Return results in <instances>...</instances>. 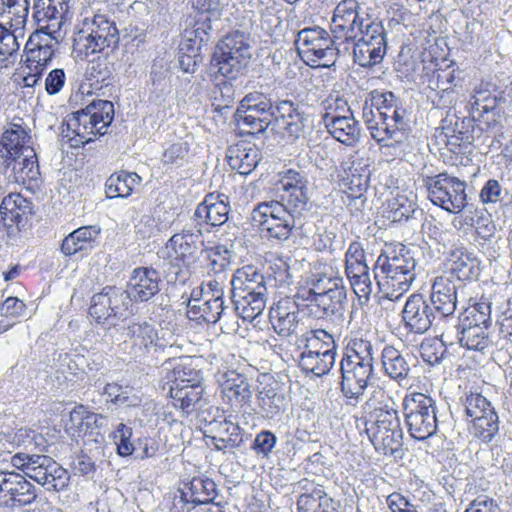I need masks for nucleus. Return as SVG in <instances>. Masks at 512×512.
Instances as JSON below:
<instances>
[{"mask_svg":"<svg viewBox=\"0 0 512 512\" xmlns=\"http://www.w3.org/2000/svg\"><path fill=\"white\" fill-rule=\"evenodd\" d=\"M24 37V31H16L5 26L0 33V62L15 54L19 49L18 39Z\"/></svg>","mask_w":512,"mask_h":512,"instance_id":"nucleus-61","label":"nucleus"},{"mask_svg":"<svg viewBox=\"0 0 512 512\" xmlns=\"http://www.w3.org/2000/svg\"><path fill=\"white\" fill-rule=\"evenodd\" d=\"M190 502L195 505L208 504L214 501L217 496L216 483L209 478L194 477L188 487Z\"/></svg>","mask_w":512,"mask_h":512,"instance_id":"nucleus-48","label":"nucleus"},{"mask_svg":"<svg viewBox=\"0 0 512 512\" xmlns=\"http://www.w3.org/2000/svg\"><path fill=\"white\" fill-rule=\"evenodd\" d=\"M362 118L372 138L379 143L391 139L399 141L400 136H402V131L407 125L404 117H391L389 120H384L381 116H378L379 120H375V114H373L371 110L362 113Z\"/></svg>","mask_w":512,"mask_h":512,"instance_id":"nucleus-32","label":"nucleus"},{"mask_svg":"<svg viewBox=\"0 0 512 512\" xmlns=\"http://www.w3.org/2000/svg\"><path fill=\"white\" fill-rule=\"evenodd\" d=\"M269 319L274 331L282 337L294 334L299 324L298 304L289 298L279 300L271 307Z\"/></svg>","mask_w":512,"mask_h":512,"instance_id":"nucleus-31","label":"nucleus"},{"mask_svg":"<svg viewBox=\"0 0 512 512\" xmlns=\"http://www.w3.org/2000/svg\"><path fill=\"white\" fill-rule=\"evenodd\" d=\"M219 385L223 401L232 408H242L250 404L253 392L244 374L228 370L221 375Z\"/></svg>","mask_w":512,"mask_h":512,"instance_id":"nucleus-24","label":"nucleus"},{"mask_svg":"<svg viewBox=\"0 0 512 512\" xmlns=\"http://www.w3.org/2000/svg\"><path fill=\"white\" fill-rule=\"evenodd\" d=\"M452 331L446 330L441 334V338H426L420 345V355L424 362L430 365L439 364L446 353V344H453L451 339Z\"/></svg>","mask_w":512,"mask_h":512,"instance_id":"nucleus-43","label":"nucleus"},{"mask_svg":"<svg viewBox=\"0 0 512 512\" xmlns=\"http://www.w3.org/2000/svg\"><path fill=\"white\" fill-rule=\"evenodd\" d=\"M86 74L88 80L92 81L91 85L101 84L102 87L110 84L113 69L106 59L99 58L89 65Z\"/></svg>","mask_w":512,"mask_h":512,"instance_id":"nucleus-62","label":"nucleus"},{"mask_svg":"<svg viewBox=\"0 0 512 512\" xmlns=\"http://www.w3.org/2000/svg\"><path fill=\"white\" fill-rule=\"evenodd\" d=\"M382 368L386 376L401 383L410 373V365L406 357L395 347L385 346L381 352Z\"/></svg>","mask_w":512,"mask_h":512,"instance_id":"nucleus-37","label":"nucleus"},{"mask_svg":"<svg viewBox=\"0 0 512 512\" xmlns=\"http://www.w3.org/2000/svg\"><path fill=\"white\" fill-rule=\"evenodd\" d=\"M260 413L266 419L273 420L285 410V396L273 388H263L258 393Z\"/></svg>","mask_w":512,"mask_h":512,"instance_id":"nucleus-45","label":"nucleus"},{"mask_svg":"<svg viewBox=\"0 0 512 512\" xmlns=\"http://www.w3.org/2000/svg\"><path fill=\"white\" fill-rule=\"evenodd\" d=\"M309 286L298 290L296 297L307 302L306 306L316 318L342 315L347 302V289L340 276L314 274Z\"/></svg>","mask_w":512,"mask_h":512,"instance_id":"nucleus-3","label":"nucleus"},{"mask_svg":"<svg viewBox=\"0 0 512 512\" xmlns=\"http://www.w3.org/2000/svg\"><path fill=\"white\" fill-rule=\"evenodd\" d=\"M102 394L117 406L136 407L141 404V398L136 393H133L132 388L124 387L117 383L106 384Z\"/></svg>","mask_w":512,"mask_h":512,"instance_id":"nucleus-52","label":"nucleus"},{"mask_svg":"<svg viewBox=\"0 0 512 512\" xmlns=\"http://www.w3.org/2000/svg\"><path fill=\"white\" fill-rule=\"evenodd\" d=\"M12 462L47 491L60 492L69 485L70 476L67 470L47 455L19 453L13 456Z\"/></svg>","mask_w":512,"mask_h":512,"instance_id":"nucleus-12","label":"nucleus"},{"mask_svg":"<svg viewBox=\"0 0 512 512\" xmlns=\"http://www.w3.org/2000/svg\"><path fill=\"white\" fill-rule=\"evenodd\" d=\"M380 21L365 13L357 0H341L333 10L330 31L336 44L341 45L343 51L347 52L361 32L369 29L371 23Z\"/></svg>","mask_w":512,"mask_h":512,"instance_id":"nucleus-9","label":"nucleus"},{"mask_svg":"<svg viewBox=\"0 0 512 512\" xmlns=\"http://www.w3.org/2000/svg\"><path fill=\"white\" fill-rule=\"evenodd\" d=\"M236 120L241 130L247 134H259L273 124V117L264 116L260 112H241L238 107Z\"/></svg>","mask_w":512,"mask_h":512,"instance_id":"nucleus-50","label":"nucleus"},{"mask_svg":"<svg viewBox=\"0 0 512 512\" xmlns=\"http://www.w3.org/2000/svg\"><path fill=\"white\" fill-rule=\"evenodd\" d=\"M0 214L7 226L8 237L16 239L34 214V205L20 193H9L2 199Z\"/></svg>","mask_w":512,"mask_h":512,"instance_id":"nucleus-20","label":"nucleus"},{"mask_svg":"<svg viewBox=\"0 0 512 512\" xmlns=\"http://www.w3.org/2000/svg\"><path fill=\"white\" fill-rule=\"evenodd\" d=\"M324 124L328 132L339 142L353 145L360 137V126L353 113L340 117L335 113H325Z\"/></svg>","mask_w":512,"mask_h":512,"instance_id":"nucleus-33","label":"nucleus"},{"mask_svg":"<svg viewBox=\"0 0 512 512\" xmlns=\"http://www.w3.org/2000/svg\"><path fill=\"white\" fill-rule=\"evenodd\" d=\"M430 201L449 213H460L467 205L466 183L447 173L426 180Z\"/></svg>","mask_w":512,"mask_h":512,"instance_id":"nucleus-14","label":"nucleus"},{"mask_svg":"<svg viewBox=\"0 0 512 512\" xmlns=\"http://www.w3.org/2000/svg\"><path fill=\"white\" fill-rule=\"evenodd\" d=\"M209 40L205 23H196L190 29H186L183 34L182 49L191 53H198L202 46Z\"/></svg>","mask_w":512,"mask_h":512,"instance_id":"nucleus-59","label":"nucleus"},{"mask_svg":"<svg viewBox=\"0 0 512 512\" xmlns=\"http://www.w3.org/2000/svg\"><path fill=\"white\" fill-rule=\"evenodd\" d=\"M49 0H36L34 3V18L38 24L48 25L52 28H61L66 21L65 13L51 5Z\"/></svg>","mask_w":512,"mask_h":512,"instance_id":"nucleus-51","label":"nucleus"},{"mask_svg":"<svg viewBox=\"0 0 512 512\" xmlns=\"http://www.w3.org/2000/svg\"><path fill=\"white\" fill-rule=\"evenodd\" d=\"M354 61L362 67H372L380 63L387 50L386 31L382 21L370 24V28L361 32L351 43Z\"/></svg>","mask_w":512,"mask_h":512,"instance_id":"nucleus-18","label":"nucleus"},{"mask_svg":"<svg viewBox=\"0 0 512 512\" xmlns=\"http://www.w3.org/2000/svg\"><path fill=\"white\" fill-rule=\"evenodd\" d=\"M306 341L307 343L305 350L307 351L317 353L337 352V347L333 336L323 329L311 331L309 336H307Z\"/></svg>","mask_w":512,"mask_h":512,"instance_id":"nucleus-57","label":"nucleus"},{"mask_svg":"<svg viewBox=\"0 0 512 512\" xmlns=\"http://www.w3.org/2000/svg\"><path fill=\"white\" fill-rule=\"evenodd\" d=\"M26 477L25 474H18L8 499L12 502V505L26 506L33 503L37 498L35 486L31 484Z\"/></svg>","mask_w":512,"mask_h":512,"instance_id":"nucleus-54","label":"nucleus"},{"mask_svg":"<svg viewBox=\"0 0 512 512\" xmlns=\"http://www.w3.org/2000/svg\"><path fill=\"white\" fill-rule=\"evenodd\" d=\"M0 18L16 31H24L29 14L28 0H3L0 4Z\"/></svg>","mask_w":512,"mask_h":512,"instance_id":"nucleus-41","label":"nucleus"},{"mask_svg":"<svg viewBox=\"0 0 512 512\" xmlns=\"http://www.w3.org/2000/svg\"><path fill=\"white\" fill-rule=\"evenodd\" d=\"M369 409L364 420L365 432L374 448L384 455H393L402 446V429L398 411L393 405L372 401L365 404Z\"/></svg>","mask_w":512,"mask_h":512,"instance_id":"nucleus-8","label":"nucleus"},{"mask_svg":"<svg viewBox=\"0 0 512 512\" xmlns=\"http://www.w3.org/2000/svg\"><path fill=\"white\" fill-rule=\"evenodd\" d=\"M26 66L29 70L43 72L51 62L56 50L26 44Z\"/></svg>","mask_w":512,"mask_h":512,"instance_id":"nucleus-58","label":"nucleus"},{"mask_svg":"<svg viewBox=\"0 0 512 512\" xmlns=\"http://www.w3.org/2000/svg\"><path fill=\"white\" fill-rule=\"evenodd\" d=\"M229 212V197L224 193L211 192L206 194L203 201L197 206L192 219L195 222V227L202 232L204 225L218 227L225 224Z\"/></svg>","mask_w":512,"mask_h":512,"instance_id":"nucleus-21","label":"nucleus"},{"mask_svg":"<svg viewBox=\"0 0 512 512\" xmlns=\"http://www.w3.org/2000/svg\"><path fill=\"white\" fill-rule=\"evenodd\" d=\"M170 397L173 405L185 414L192 413L202 400L203 388L201 386H170Z\"/></svg>","mask_w":512,"mask_h":512,"instance_id":"nucleus-42","label":"nucleus"},{"mask_svg":"<svg viewBox=\"0 0 512 512\" xmlns=\"http://www.w3.org/2000/svg\"><path fill=\"white\" fill-rule=\"evenodd\" d=\"M101 229L96 226H83L66 236L61 245V251L66 256L74 255L81 251L93 248Z\"/></svg>","mask_w":512,"mask_h":512,"instance_id":"nucleus-36","label":"nucleus"},{"mask_svg":"<svg viewBox=\"0 0 512 512\" xmlns=\"http://www.w3.org/2000/svg\"><path fill=\"white\" fill-rule=\"evenodd\" d=\"M306 120L305 113L297 104L290 100H281L275 104L271 126L285 131L291 137L299 138Z\"/></svg>","mask_w":512,"mask_h":512,"instance_id":"nucleus-29","label":"nucleus"},{"mask_svg":"<svg viewBox=\"0 0 512 512\" xmlns=\"http://www.w3.org/2000/svg\"><path fill=\"white\" fill-rule=\"evenodd\" d=\"M308 201L307 180L289 169L276 184V198L253 209L252 222L268 238L285 241L291 236L296 219L307 210Z\"/></svg>","mask_w":512,"mask_h":512,"instance_id":"nucleus-1","label":"nucleus"},{"mask_svg":"<svg viewBox=\"0 0 512 512\" xmlns=\"http://www.w3.org/2000/svg\"><path fill=\"white\" fill-rule=\"evenodd\" d=\"M491 325L480 324L473 318H460L458 323L448 330L455 334L461 347L468 350L483 351L490 343L489 328Z\"/></svg>","mask_w":512,"mask_h":512,"instance_id":"nucleus-26","label":"nucleus"},{"mask_svg":"<svg viewBox=\"0 0 512 512\" xmlns=\"http://www.w3.org/2000/svg\"><path fill=\"white\" fill-rule=\"evenodd\" d=\"M30 136L20 126L6 130L0 139V160H32L37 158L29 144Z\"/></svg>","mask_w":512,"mask_h":512,"instance_id":"nucleus-27","label":"nucleus"},{"mask_svg":"<svg viewBox=\"0 0 512 512\" xmlns=\"http://www.w3.org/2000/svg\"><path fill=\"white\" fill-rule=\"evenodd\" d=\"M133 430L124 423H119L112 432L111 437L116 445L117 453L121 457H127L136 450L135 445L131 442Z\"/></svg>","mask_w":512,"mask_h":512,"instance_id":"nucleus-60","label":"nucleus"},{"mask_svg":"<svg viewBox=\"0 0 512 512\" xmlns=\"http://www.w3.org/2000/svg\"><path fill=\"white\" fill-rule=\"evenodd\" d=\"M295 45L301 59L310 67H330L336 56L344 52L335 38L319 26L300 30Z\"/></svg>","mask_w":512,"mask_h":512,"instance_id":"nucleus-11","label":"nucleus"},{"mask_svg":"<svg viewBox=\"0 0 512 512\" xmlns=\"http://www.w3.org/2000/svg\"><path fill=\"white\" fill-rule=\"evenodd\" d=\"M464 289V285H457L448 276L436 277L430 296L432 308L442 317L452 315L460 302L459 297L462 296Z\"/></svg>","mask_w":512,"mask_h":512,"instance_id":"nucleus-23","label":"nucleus"},{"mask_svg":"<svg viewBox=\"0 0 512 512\" xmlns=\"http://www.w3.org/2000/svg\"><path fill=\"white\" fill-rule=\"evenodd\" d=\"M337 352L317 353L304 350L299 359L300 368L317 377L328 374L333 368L336 360Z\"/></svg>","mask_w":512,"mask_h":512,"instance_id":"nucleus-39","label":"nucleus"},{"mask_svg":"<svg viewBox=\"0 0 512 512\" xmlns=\"http://www.w3.org/2000/svg\"><path fill=\"white\" fill-rule=\"evenodd\" d=\"M126 334L133 342L134 346L139 348L149 349L150 347L158 345V333L154 325L143 321L133 322L126 328Z\"/></svg>","mask_w":512,"mask_h":512,"instance_id":"nucleus-47","label":"nucleus"},{"mask_svg":"<svg viewBox=\"0 0 512 512\" xmlns=\"http://www.w3.org/2000/svg\"><path fill=\"white\" fill-rule=\"evenodd\" d=\"M187 308L188 319L197 324H216L220 320L227 324L230 319L238 316L234 305H225L224 299H219L218 295L215 299L204 298L200 304L187 305Z\"/></svg>","mask_w":512,"mask_h":512,"instance_id":"nucleus-28","label":"nucleus"},{"mask_svg":"<svg viewBox=\"0 0 512 512\" xmlns=\"http://www.w3.org/2000/svg\"><path fill=\"white\" fill-rule=\"evenodd\" d=\"M346 276L350 282L351 288L359 299L364 298L368 301L373 292V284L369 273L368 265H361L360 268H351L345 270Z\"/></svg>","mask_w":512,"mask_h":512,"instance_id":"nucleus-49","label":"nucleus"},{"mask_svg":"<svg viewBox=\"0 0 512 512\" xmlns=\"http://www.w3.org/2000/svg\"><path fill=\"white\" fill-rule=\"evenodd\" d=\"M252 39L249 33L235 30L225 35L217 45L214 60L218 72L235 78L251 58Z\"/></svg>","mask_w":512,"mask_h":512,"instance_id":"nucleus-13","label":"nucleus"},{"mask_svg":"<svg viewBox=\"0 0 512 512\" xmlns=\"http://www.w3.org/2000/svg\"><path fill=\"white\" fill-rule=\"evenodd\" d=\"M402 318L409 331L423 334L431 327L436 315L432 306L421 294H412L405 303Z\"/></svg>","mask_w":512,"mask_h":512,"instance_id":"nucleus-25","label":"nucleus"},{"mask_svg":"<svg viewBox=\"0 0 512 512\" xmlns=\"http://www.w3.org/2000/svg\"><path fill=\"white\" fill-rule=\"evenodd\" d=\"M169 365L172 369L167 374V379L171 382V386H201L202 374L199 370L192 367L191 363L179 361L174 364L170 362Z\"/></svg>","mask_w":512,"mask_h":512,"instance_id":"nucleus-44","label":"nucleus"},{"mask_svg":"<svg viewBox=\"0 0 512 512\" xmlns=\"http://www.w3.org/2000/svg\"><path fill=\"white\" fill-rule=\"evenodd\" d=\"M376 351L370 340L356 337L348 341L342 358L374 366Z\"/></svg>","mask_w":512,"mask_h":512,"instance_id":"nucleus-46","label":"nucleus"},{"mask_svg":"<svg viewBox=\"0 0 512 512\" xmlns=\"http://www.w3.org/2000/svg\"><path fill=\"white\" fill-rule=\"evenodd\" d=\"M119 43L115 22L103 13L85 16L76 26L73 35V54L84 59L90 55L114 49Z\"/></svg>","mask_w":512,"mask_h":512,"instance_id":"nucleus-6","label":"nucleus"},{"mask_svg":"<svg viewBox=\"0 0 512 512\" xmlns=\"http://www.w3.org/2000/svg\"><path fill=\"white\" fill-rule=\"evenodd\" d=\"M209 271L214 274H222L231 264V254L224 246H215L208 252Z\"/></svg>","mask_w":512,"mask_h":512,"instance_id":"nucleus-63","label":"nucleus"},{"mask_svg":"<svg viewBox=\"0 0 512 512\" xmlns=\"http://www.w3.org/2000/svg\"><path fill=\"white\" fill-rule=\"evenodd\" d=\"M461 70L454 65H448L446 68H437V65L430 61L423 66L421 80L428 88L437 91L438 99L434 103L438 107L448 108L457 101V92L455 88L462 82L460 77Z\"/></svg>","mask_w":512,"mask_h":512,"instance_id":"nucleus-16","label":"nucleus"},{"mask_svg":"<svg viewBox=\"0 0 512 512\" xmlns=\"http://www.w3.org/2000/svg\"><path fill=\"white\" fill-rule=\"evenodd\" d=\"M374 366L342 358L340 361V389L347 404L356 405L369 385Z\"/></svg>","mask_w":512,"mask_h":512,"instance_id":"nucleus-19","label":"nucleus"},{"mask_svg":"<svg viewBox=\"0 0 512 512\" xmlns=\"http://www.w3.org/2000/svg\"><path fill=\"white\" fill-rule=\"evenodd\" d=\"M63 37L61 28L39 24V28L30 36L27 44L57 50Z\"/></svg>","mask_w":512,"mask_h":512,"instance_id":"nucleus-53","label":"nucleus"},{"mask_svg":"<svg viewBox=\"0 0 512 512\" xmlns=\"http://www.w3.org/2000/svg\"><path fill=\"white\" fill-rule=\"evenodd\" d=\"M465 412L472 419V433L482 443L489 444L499 435V416L492 403L479 393L466 396Z\"/></svg>","mask_w":512,"mask_h":512,"instance_id":"nucleus-15","label":"nucleus"},{"mask_svg":"<svg viewBox=\"0 0 512 512\" xmlns=\"http://www.w3.org/2000/svg\"><path fill=\"white\" fill-rule=\"evenodd\" d=\"M230 284L231 301L239 317L252 321L263 312L267 302V284L257 267L246 265L236 269Z\"/></svg>","mask_w":512,"mask_h":512,"instance_id":"nucleus-4","label":"nucleus"},{"mask_svg":"<svg viewBox=\"0 0 512 512\" xmlns=\"http://www.w3.org/2000/svg\"><path fill=\"white\" fill-rule=\"evenodd\" d=\"M259 155L260 151L254 143L248 140H238L236 143L229 146L226 160L257 159Z\"/></svg>","mask_w":512,"mask_h":512,"instance_id":"nucleus-64","label":"nucleus"},{"mask_svg":"<svg viewBox=\"0 0 512 512\" xmlns=\"http://www.w3.org/2000/svg\"><path fill=\"white\" fill-rule=\"evenodd\" d=\"M367 110H371L375 114V110L378 116H381L384 120H389L391 117H404V109H401L397 105V100L392 92H382L374 90L370 92L364 102L362 113H366Z\"/></svg>","mask_w":512,"mask_h":512,"instance_id":"nucleus-34","label":"nucleus"},{"mask_svg":"<svg viewBox=\"0 0 512 512\" xmlns=\"http://www.w3.org/2000/svg\"><path fill=\"white\" fill-rule=\"evenodd\" d=\"M402 411L407 432L413 439L424 441L436 434L437 405L431 396L420 392L406 394Z\"/></svg>","mask_w":512,"mask_h":512,"instance_id":"nucleus-10","label":"nucleus"},{"mask_svg":"<svg viewBox=\"0 0 512 512\" xmlns=\"http://www.w3.org/2000/svg\"><path fill=\"white\" fill-rule=\"evenodd\" d=\"M388 207L390 209L393 221H401L408 219L416 210V194L408 189H400L397 187L391 191V198L388 199Z\"/></svg>","mask_w":512,"mask_h":512,"instance_id":"nucleus-40","label":"nucleus"},{"mask_svg":"<svg viewBox=\"0 0 512 512\" xmlns=\"http://www.w3.org/2000/svg\"><path fill=\"white\" fill-rule=\"evenodd\" d=\"M471 120L460 118L455 113L448 112L441 122L440 137L443 136V142L454 143L457 141L469 142Z\"/></svg>","mask_w":512,"mask_h":512,"instance_id":"nucleus-38","label":"nucleus"},{"mask_svg":"<svg viewBox=\"0 0 512 512\" xmlns=\"http://www.w3.org/2000/svg\"><path fill=\"white\" fill-rule=\"evenodd\" d=\"M203 245L200 229H183L173 234L157 255L167 265L169 282L185 283L190 276V269L198 260V253Z\"/></svg>","mask_w":512,"mask_h":512,"instance_id":"nucleus-5","label":"nucleus"},{"mask_svg":"<svg viewBox=\"0 0 512 512\" xmlns=\"http://www.w3.org/2000/svg\"><path fill=\"white\" fill-rule=\"evenodd\" d=\"M114 117V105L108 100H94L85 109L72 113L66 120L63 137L71 147H79L96 135H104Z\"/></svg>","mask_w":512,"mask_h":512,"instance_id":"nucleus-7","label":"nucleus"},{"mask_svg":"<svg viewBox=\"0 0 512 512\" xmlns=\"http://www.w3.org/2000/svg\"><path fill=\"white\" fill-rule=\"evenodd\" d=\"M331 501L323 487L317 486L311 493L300 496L298 506L305 512H326Z\"/></svg>","mask_w":512,"mask_h":512,"instance_id":"nucleus-55","label":"nucleus"},{"mask_svg":"<svg viewBox=\"0 0 512 512\" xmlns=\"http://www.w3.org/2000/svg\"><path fill=\"white\" fill-rule=\"evenodd\" d=\"M241 112H260L264 116L273 117L275 105L271 100L260 92L247 94L240 102Z\"/></svg>","mask_w":512,"mask_h":512,"instance_id":"nucleus-56","label":"nucleus"},{"mask_svg":"<svg viewBox=\"0 0 512 512\" xmlns=\"http://www.w3.org/2000/svg\"><path fill=\"white\" fill-rule=\"evenodd\" d=\"M107 425V416L91 412L84 405H77L70 411L66 427L68 430H73L74 433H85L104 428Z\"/></svg>","mask_w":512,"mask_h":512,"instance_id":"nucleus-35","label":"nucleus"},{"mask_svg":"<svg viewBox=\"0 0 512 512\" xmlns=\"http://www.w3.org/2000/svg\"><path fill=\"white\" fill-rule=\"evenodd\" d=\"M449 271L459 281L476 280L482 266L478 256L463 246H454L448 255Z\"/></svg>","mask_w":512,"mask_h":512,"instance_id":"nucleus-30","label":"nucleus"},{"mask_svg":"<svg viewBox=\"0 0 512 512\" xmlns=\"http://www.w3.org/2000/svg\"><path fill=\"white\" fill-rule=\"evenodd\" d=\"M127 295L123 288L106 286L91 298L89 315L103 328L110 330L116 326V319L128 311Z\"/></svg>","mask_w":512,"mask_h":512,"instance_id":"nucleus-17","label":"nucleus"},{"mask_svg":"<svg viewBox=\"0 0 512 512\" xmlns=\"http://www.w3.org/2000/svg\"><path fill=\"white\" fill-rule=\"evenodd\" d=\"M160 277L158 272L151 267H138L132 271L127 288V305L131 302H147L159 291Z\"/></svg>","mask_w":512,"mask_h":512,"instance_id":"nucleus-22","label":"nucleus"},{"mask_svg":"<svg viewBox=\"0 0 512 512\" xmlns=\"http://www.w3.org/2000/svg\"><path fill=\"white\" fill-rule=\"evenodd\" d=\"M404 250L402 247L397 252L388 247L381 252L374 264V279L384 299L399 300L415 280L416 261Z\"/></svg>","mask_w":512,"mask_h":512,"instance_id":"nucleus-2","label":"nucleus"}]
</instances>
